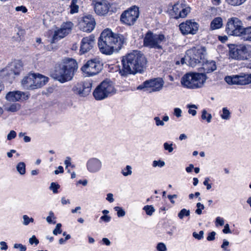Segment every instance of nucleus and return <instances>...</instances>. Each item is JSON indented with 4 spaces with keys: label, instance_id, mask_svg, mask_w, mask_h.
Returning a JSON list of instances; mask_svg holds the SVG:
<instances>
[{
    "label": "nucleus",
    "instance_id": "nucleus-1",
    "mask_svg": "<svg viewBox=\"0 0 251 251\" xmlns=\"http://www.w3.org/2000/svg\"><path fill=\"white\" fill-rule=\"evenodd\" d=\"M125 42L122 35L115 34L111 29L106 28L100 34L98 40V47L102 53L110 55L119 51Z\"/></svg>",
    "mask_w": 251,
    "mask_h": 251
},
{
    "label": "nucleus",
    "instance_id": "nucleus-2",
    "mask_svg": "<svg viewBox=\"0 0 251 251\" xmlns=\"http://www.w3.org/2000/svg\"><path fill=\"white\" fill-rule=\"evenodd\" d=\"M122 64L120 74L126 76L128 75H134L143 72L146 66L147 59L141 51L134 50L123 57Z\"/></svg>",
    "mask_w": 251,
    "mask_h": 251
},
{
    "label": "nucleus",
    "instance_id": "nucleus-3",
    "mask_svg": "<svg viewBox=\"0 0 251 251\" xmlns=\"http://www.w3.org/2000/svg\"><path fill=\"white\" fill-rule=\"evenodd\" d=\"M77 64L75 59L68 58L55 68L51 74L52 77L61 83L70 81L73 78Z\"/></svg>",
    "mask_w": 251,
    "mask_h": 251
},
{
    "label": "nucleus",
    "instance_id": "nucleus-4",
    "mask_svg": "<svg viewBox=\"0 0 251 251\" xmlns=\"http://www.w3.org/2000/svg\"><path fill=\"white\" fill-rule=\"evenodd\" d=\"M207 79L205 73H189L181 77L180 82L184 88L196 89L202 87Z\"/></svg>",
    "mask_w": 251,
    "mask_h": 251
},
{
    "label": "nucleus",
    "instance_id": "nucleus-5",
    "mask_svg": "<svg viewBox=\"0 0 251 251\" xmlns=\"http://www.w3.org/2000/svg\"><path fill=\"white\" fill-rule=\"evenodd\" d=\"M116 90L113 83L110 80H105L100 83L93 92V96L97 100H102L116 93Z\"/></svg>",
    "mask_w": 251,
    "mask_h": 251
},
{
    "label": "nucleus",
    "instance_id": "nucleus-6",
    "mask_svg": "<svg viewBox=\"0 0 251 251\" xmlns=\"http://www.w3.org/2000/svg\"><path fill=\"white\" fill-rule=\"evenodd\" d=\"M166 41V38L163 34H155L149 31L145 35L144 46L149 48L162 50Z\"/></svg>",
    "mask_w": 251,
    "mask_h": 251
},
{
    "label": "nucleus",
    "instance_id": "nucleus-7",
    "mask_svg": "<svg viewBox=\"0 0 251 251\" xmlns=\"http://www.w3.org/2000/svg\"><path fill=\"white\" fill-rule=\"evenodd\" d=\"M205 54L204 47H194L186 51L184 59L188 61L189 65L194 67L197 64L203 62Z\"/></svg>",
    "mask_w": 251,
    "mask_h": 251
},
{
    "label": "nucleus",
    "instance_id": "nucleus-8",
    "mask_svg": "<svg viewBox=\"0 0 251 251\" xmlns=\"http://www.w3.org/2000/svg\"><path fill=\"white\" fill-rule=\"evenodd\" d=\"M229 56L236 60H246L251 57V46L247 45H232L230 48Z\"/></svg>",
    "mask_w": 251,
    "mask_h": 251
},
{
    "label": "nucleus",
    "instance_id": "nucleus-9",
    "mask_svg": "<svg viewBox=\"0 0 251 251\" xmlns=\"http://www.w3.org/2000/svg\"><path fill=\"white\" fill-rule=\"evenodd\" d=\"M103 63L100 58L89 59L81 67L82 71L88 76L98 74L102 69Z\"/></svg>",
    "mask_w": 251,
    "mask_h": 251
},
{
    "label": "nucleus",
    "instance_id": "nucleus-10",
    "mask_svg": "<svg viewBox=\"0 0 251 251\" xmlns=\"http://www.w3.org/2000/svg\"><path fill=\"white\" fill-rule=\"evenodd\" d=\"M242 22L237 18H231L227 22L226 31L229 35L241 37L243 30Z\"/></svg>",
    "mask_w": 251,
    "mask_h": 251
},
{
    "label": "nucleus",
    "instance_id": "nucleus-11",
    "mask_svg": "<svg viewBox=\"0 0 251 251\" xmlns=\"http://www.w3.org/2000/svg\"><path fill=\"white\" fill-rule=\"evenodd\" d=\"M164 81L161 78H156L145 81L142 84L138 87V89H145V91L151 93L159 91L162 89Z\"/></svg>",
    "mask_w": 251,
    "mask_h": 251
},
{
    "label": "nucleus",
    "instance_id": "nucleus-12",
    "mask_svg": "<svg viewBox=\"0 0 251 251\" xmlns=\"http://www.w3.org/2000/svg\"><path fill=\"white\" fill-rule=\"evenodd\" d=\"M139 15L138 8L135 6L125 11L121 16V20L126 25H133Z\"/></svg>",
    "mask_w": 251,
    "mask_h": 251
},
{
    "label": "nucleus",
    "instance_id": "nucleus-13",
    "mask_svg": "<svg viewBox=\"0 0 251 251\" xmlns=\"http://www.w3.org/2000/svg\"><path fill=\"white\" fill-rule=\"evenodd\" d=\"M225 80L229 84L247 85L251 83V74L227 76Z\"/></svg>",
    "mask_w": 251,
    "mask_h": 251
},
{
    "label": "nucleus",
    "instance_id": "nucleus-14",
    "mask_svg": "<svg viewBox=\"0 0 251 251\" xmlns=\"http://www.w3.org/2000/svg\"><path fill=\"white\" fill-rule=\"evenodd\" d=\"M179 26L182 34L194 35L198 32L199 25L197 23L193 20H187L185 22L181 23Z\"/></svg>",
    "mask_w": 251,
    "mask_h": 251
},
{
    "label": "nucleus",
    "instance_id": "nucleus-15",
    "mask_svg": "<svg viewBox=\"0 0 251 251\" xmlns=\"http://www.w3.org/2000/svg\"><path fill=\"white\" fill-rule=\"evenodd\" d=\"M92 83L89 81L81 82L77 83L72 88V91L80 97H86L90 93Z\"/></svg>",
    "mask_w": 251,
    "mask_h": 251
},
{
    "label": "nucleus",
    "instance_id": "nucleus-16",
    "mask_svg": "<svg viewBox=\"0 0 251 251\" xmlns=\"http://www.w3.org/2000/svg\"><path fill=\"white\" fill-rule=\"evenodd\" d=\"M74 26V24L71 22H67L63 23L60 27L54 31L53 36V41L62 39L70 33Z\"/></svg>",
    "mask_w": 251,
    "mask_h": 251
},
{
    "label": "nucleus",
    "instance_id": "nucleus-17",
    "mask_svg": "<svg viewBox=\"0 0 251 251\" xmlns=\"http://www.w3.org/2000/svg\"><path fill=\"white\" fill-rule=\"evenodd\" d=\"M23 65L19 60L14 61L10 63L3 71L5 75L9 77H14L15 75H19L22 70Z\"/></svg>",
    "mask_w": 251,
    "mask_h": 251
},
{
    "label": "nucleus",
    "instance_id": "nucleus-18",
    "mask_svg": "<svg viewBox=\"0 0 251 251\" xmlns=\"http://www.w3.org/2000/svg\"><path fill=\"white\" fill-rule=\"evenodd\" d=\"M96 22L92 15H87L83 17L79 23V28L85 32H90L95 28Z\"/></svg>",
    "mask_w": 251,
    "mask_h": 251
},
{
    "label": "nucleus",
    "instance_id": "nucleus-19",
    "mask_svg": "<svg viewBox=\"0 0 251 251\" xmlns=\"http://www.w3.org/2000/svg\"><path fill=\"white\" fill-rule=\"evenodd\" d=\"M94 4V9L95 12L100 15H104L106 14L110 8V3L106 0H103L99 1V0H93Z\"/></svg>",
    "mask_w": 251,
    "mask_h": 251
},
{
    "label": "nucleus",
    "instance_id": "nucleus-20",
    "mask_svg": "<svg viewBox=\"0 0 251 251\" xmlns=\"http://www.w3.org/2000/svg\"><path fill=\"white\" fill-rule=\"evenodd\" d=\"M95 44V37L93 36L90 35L84 37L81 42L80 52L82 53H85L89 51L94 47Z\"/></svg>",
    "mask_w": 251,
    "mask_h": 251
},
{
    "label": "nucleus",
    "instance_id": "nucleus-21",
    "mask_svg": "<svg viewBox=\"0 0 251 251\" xmlns=\"http://www.w3.org/2000/svg\"><path fill=\"white\" fill-rule=\"evenodd\" d=\"M87 170L91 173H96L99 172L102 167L101 161L97 158L89 159L86 163Z\"/></svg>",
    "mask_w": 251,
    "mask_h": 251
},
{
    "label": "nucleus",
    "instance_id": "nucleus-22",
    "mask_svg": "<svg viewBox=\"0 0 251 251\" xmlns=\"http://www.w3.org/2000/svg\"><path fill=\"white\" fill-rule=\"evenodd\" d=\"M28 98L27 95L23 92L17 91L8 92L5 96L6 100L9 101H17L25 100Z\"/></svg>",
    "mask_w": 251,
    "mask_h": 251
},
{
    "label": "nucleus",
    "instance_id": "nucleus-23",
    "mask_svg": "<svg viewBox=\"0 0 251 251\" xmlns=\"http://www.w3.org/2000/svg\"><path fill=\"white\" fill-rule=\"evenodd\" d=\"M48 77L40 74H34V88L38 89L45 85L48 81Z\"/></svg>",
    "mask_w": 251,
    "mask_h": 251
},
{
    "label": "nucleus",
    "instance_id": "nucleus-24",
    "mask_svg": "<svg viewBox=\"0 0 251 251\" xmlns=\"http://www.w3.org/2000/svg\"><path fill=\"white\" fill-rule=\"evenodd\" d=\"M34 74L25 76L21 81V85L25 89L33 90L34 88Z\"/></svg>",
    "mask_w": 251,
    "mask_h": 251
},
{
    "label": "nucleus",
    "instance_id": "nucleus-25",
    "mask_svg": "<svg viewBox=\"0 0 251 251\" xmlns=\"http://www.w3.org/2000/svg\"><path fill=\"white\" fill-rule=\"evenodd\" d=\"M202 62V69L205 73H210L216 70L217 66L214 61L207 60Z\"/></svg>",
    "mask_w": 251,
    "mask_h": 251
},
{
    "label": "nucleus",
    "instance_id": "nucleus-26",
    "mask_svg": "<svg viewBox=\"0 0 251 251\" xmlns=\"http://www.w3.org/2000/svg\"><path fill=\"white\" fill-rule=\"evenodd\" d=\"M223 26V20L221 17L214 18L210 24V29L215 30L220 28Z\"/></svg>",
    "mask_w": 251,
    "mask_h": 251
},
{
    "label": "nucleus",
    "instance_id": "nucleus-27",
    "mask_svg": "<svg viewBox=\"0 0 251 251\" xmlns=\"http://www.w3.org/2000/svg\"><path fill=\"white\" fill-rule=\"evenodd\" d=\"M4 109L8 112H15L18 111L20 108L21 105L18 103H6L4 105Z\"/></svg>",
    "mask_w": 251,
    "mask_h": 251
},
{
    "label": "nucleus",
    "instance_id": "nucleus-28",
    "mask_svg": "<svg viewBox=\"0 0 251 251\" xmlns=\"http://www.w3.org/2000/svg\"><path fill=\"white\" fill-rule=\"evenodd\" d=\"M241 38L245 41H251V26L243 28Z\"/></svg>",
    "mask_w": 251,
    "mask_h": 251
},
{
    "label": "nucleus",
    "instance_id": "nucleus-29",
    "mask_svg": "<svg viewBox=\"0 0 251 251\" xmlns=\"http://www.w3.org/2000/svg\"><path fill=\"white\" fill-rule=\"evenodd\" d=\"M190 11V8L189 7L187 6L186 7H184V8L183 9V10H180L176 13L175 15H173V16H174V18L177 19L180 18H185L187 16L188 14Z\"/></svg>",
    "mask_w": 251,
    "mask_h": 251
},
{
    "label": "nucleus",
    "instance_id": "nucleus-30",
    "mask_svg": "<svg viewBox=\"0 0 251 251\" xmlns=\"http://www.w3.org/2000/svg\"><path fill=\"white\" fill-rule=\"evenodd\" d=\"M187 7L182 3L177 2L176 3L173 7L172 15H175L180 10L182 11L184 7Z\"/></svg>",
    "mask_w": 251,
    "mask_h": 251
},
{
    "label": "nucleus",
    "instance_id": "nucleus-31",
    "mask_svg": "<svg viewBox=\"0 0 251 251\" xmlns=\"http://www.w3.org/2000/svg\"><path fill=\"white\" fill-rule=\"evenodd\" d=\"M77 0H72L70 5V13L74 14L77 13L79 9V6L77 4Z\"/></svg>",
    "mask_w": 251,
    "mask_h": 251
},
{
    "label": "nucleus",
    "instance_id": "nucleus-32",
    "mask_svg": "<svg viewBox=\"0 0 251 251\" xmlns=\"http://www.w3.org/2000/svg\"><path fill=\"white\" fill-rule=\"evenodd\" d=\"M16 169L17 171L22 175H23L25 173V164L24 162H21L19 163L17 166Z\"/></svg>",
    "mask_w": 251,
    "mask_h": 251
},
{
    "label": "nucleus",
    "instance_id": "nucleus-33",
    "mask_svg": "<svg viewBox=\"0 0 251 251\" xmlns=\"http://www.w3.org/2000/svg\"><path fill=\"white\" fill-rule=\"evenodd\" d=\"M221 118L226 120H229L230 117V112L226 107H224L222 109V113L221 115Z\"/></svg>",
    "mask_w": 251,
    "mask_h": 251
},
{
    "label": "nucleus",
    "instance_id": "nucleus-34",
    "mask_svg": "<svg viewBox=\"0 0 251 251\" xmlns=\"http://www.w3.org/2000/svg\"><path fill=\"white\" fill-rule=\"evenodd\" d=\"M201 119L206 120L207 123H210L212 119V116L210 114L208 113L206 110H203L201 114Z\"/></svg>",
    "mask_w": 251,
    "mask_h": 251
},
{
    "label": "nucleus",
    "instance_id": "nucleus-35",
    "mask_svg": "<svg viewBox=\"0 0 251 251\" xmlns=\"http://www.w3.org/2000/svg\"><path fill=\"white\" fill-rule=\"evenodd\" d=\"M190 211L185 208L181 209L178 214V217L180 219H182L184 217H188L190 215Z\"/></svg>",
    "mask_w": 251,
    "mask_h": 251
},
{
    "label": "nucleus",
    "instance_id": "nucleus-36",
    "mask_svg": "<svg viewBox=\"0 0 251 251\" xmlns=\"http://www.w3.org/2000/svg\"><path fill=\"white\" fill-rule=\"evenodd\" d=\"M143 210L146 212L148 215L151 216L155 211L154 207L152 205H146L143 207Z\"/></svg>",
    "mask_w": 251,
    "mask_h": 251
},
{
    "label": "nucleus",
    "instance_id": "nucleus-37",
    "mask_svg": "<svg viewBox=\"0 0 251 251\" xmlns=\"http://www.w3.org/2000/svg\"><path fill=\"white\" fill-rule=\"evenodd\" d=\"M246 0H226L229 4L233 6L240 5L245 2Z\"/></svg>",
    "mask_w": 251,
    "mask_h": 251
},
{
    "label": "nucleus",
    "instance_id": "nucleus-38",
    "mask_svg": "<svg viewBox=\"0 0 251 251\" xmlns=\"http://www.w3.org/2000/svg\"><path fill=\"white\" fill-rule=\"evenodd\" d=\"M132 173V168L129 165H127L126 167L122 171V174L125 176L131 175Z\"/></svg>",
    "mask_w": 251,
    "mask_h": 251
},
{
    "label": "nucleus",
    "instance_id": "nucleus-39",
    "mask_svg": "<svg viewBox=\"0 0 251 251\" xmlns=\"http://www.w3.org/2000/svg\"><path fill=\"white\" fill-rule=\"evenodd\" d=\"M114 209L115 211H117L118 217H124L126 215V212L122 208L119 206H116Z\"/></svg>",
    "mask_w": 251,
    "mask_h": 251
},
{
    "label": "nucleus",
    "instance_id": "nucleus-40",
    "mask_svg": "<svg viewBox=\"0 0 251 251\" xmlns=\"http://www.w3.org/2000/svg\"><path fill=\"white\" fill-rule=\"evenodd\" d=\"M60 188V185L56 183L51 182L50 186V189L52 191L54 194L58 193V189Z\"/></svg>",
    "mask_w": 251,
    "mask_h": 251
},
{
    "label": "nucleus",
    "instance_id": "nucleus-41",
    "mask_svg": "<svg viewBox=\"0 0 251 251\" xmlns=\"http://www.w3.org/2000/svg\"><path fill=\"white\" fill-rule=\"evenodd\" d=\"M23 225L25 226L28 225L29 223H33L34 221V219L32 218H29L27 215H24L23 216Z\"/></svg>",
    "mask_w": 251,
    "mask_h": 251
},
{
    "label": "nucleus",
    "instance_id": "nucleus-42",
    "mask_svg": "<svg viewBox=\"0 0 251 251\" xmlns=\"http://www.w3.org/2000/svg\"><path fill=\"white\" fill-rule=\"evenodd\" d=\"M197 209L195 213L198 215H201L202 214V210L204 209V206L201 202H198L196 204Z\"/></svg>",
    "mask_w": 251,
    "mask_h": 251
},
{
    "label": "nucleus",
    "instance_id": "nucleus-43",
    "mask_svg": "<svg viewBox=\"0 0 251 251\" xmlns=\"http://www.w3.org/2000/svg\"><path fill=\"white\" fill-rule=\"evenodd\" d=\"M204 232L202 230H201L199 232V233H197L196 232H194L193 233V236L196 239L198 240H200L203 238Z\"/></svg>",
    "mask_w": 251,
    "mask_h": 251
},
{
    "label": "nucleus",
    "instance_id": "nucleus-44",
    "mask_svg": "<svg viewBox=\"0 0 251 251\" xmlns=\"http://www.w3.org/2000/svg\"><path fill=\"white\" fill-rule=\"evenodd\" d=\"M165 162L163 161H161L160 160H159L158 161L154 160L153 161L152 166L153 167H162L165 165Z\"/></svg>",
    "mask_w": 251,
    "mask_h": 251
},
{
    "label": "nucleus",
    "instance_id": "nucleus-45",
    "mask_svg": "<svg viewBox=\"0 0 251 251\" xmlns=\"http://www.w3.org/2000/svg\"><path fill=\"white\" fill-rule=\"evenodd\" d=\"M55 219V217H54L53 212L50 211L49 212V215L46 218V220H47V222L49 224L53 223L54 224L55 223V221L52 222V219Z\"/></svg>",
    "mask_w": 251,
    "mask_h": 251
},
{
    "label": "nucleus",
    "instance_id": "nucleus-46",
    "mask_svg": "<svg viewBox=\"0 0 251 251\" xmlns=\"http://www.w3.org/2000/svg\"><path fill=\"white\" fill-rule=\"evenodd\" d=\"M173 145V144L172 143L169 144L167 142H166L164 144L163 146L166 151H168L169 152H172L174 150Z\"/></svg>",
    "mask_w": 251,
    "mask_h": 251
},
{
    "label": "nucleus",
    "instance_id": "nucleus-47",
    "mask_svg": "<svg viewBox=\"0 0 251 251\" xmlns=\"http://www.w3.org/2000/svg\"><path fill=\"white\" fill-rule=\"evenodd\" d=\"M187 107L189 108L188 110V113L190 114H191L193 116H195L197 114V111L195 110H192L191 108H194L197 109V106L196 105L192 104V105H188Z\"/></svg>",
    "mask_w": 251,
    "mask_h": 251
},
{
    "label": "nucleus",
    "instance_id": "nucleus-48",
    "mask_svg": "<svg viewBox=\"0 0 251 251\" xmlns=\"http://www.w3.org/2000/svg\"><path fill=\"white\" fill-rule=\"evenodd\" d=\"M61 224L58 223L56 225L55 228L53 230V234L56 235L57 234H60L62 232L61 229Z\"/></svg>",
    "mask_w": 251,
    "mask_h": 251
},
{
    "label": "nucleus",
    "instance_id": "nucleus-49",
    "mask_svg": "<svg viewBox=\"0 0 251 251\" xmlns=\"http://www.w3.org/2000/svg\"><path fill=\"white\" fill-rule=\"evenodd\" d=\"M154 120L155 122V125L156 126H164L165 125L164 122L161 120L159 117H155Z\"/></svg>",
    "mask_w": 251,
    "mask_h": 251
},
{
    "label": "nucleus",
    "instance_id": "nucleus-50",
    "mask_svg": "<svg viewBox=\"0 0 251 251\" xmlns=\"http://www.w3.org/2000/svg\"><path fill=\"white\" fill-rule=\"evenodd\" d=\"M156 248L158 251H166L167 250L166 245L163 243L158 244Z\"/></svg>",
    "mask_w": 251,
    "mask_h": 251
},
{
    "label": "nucleus",
    "instance_id": "nucleus-51",
    "mask_svg": "<svg viewBox=\"0 0 251 251\" xmlns=\"http://www.w3.org/2000/svg\"><path fill=\"white\" fill-rule=\"evenodd\" d=\"M16 136V132L14 130H11L8 134L7 139L8 140H11L15 138Z\"/></svg>",
    "mask_w": 251,
    "mask_h": 251
},
{
    "label": "nucleus",
    "instance_id": "nucleus-52",
    "mask_svg": "<svg viewBox=\"0 0 251 251\" xmlns=\"http://www.w3.org/2000/svg\"><path fill=\"white\" fill-rule=\"evenodd\" d=\"M29 242L31 245H32L34 243L36 245H37L39 243V241L36 238L35 235H32V237L29 239Z\"/></svg>",
    "mask_w": 251,
    "mask_h": 251
},
{
    "label": "nucleus",
    "instance_id": "nucleus-53",
    "mask_svg": "<svg viewBox=\"0 0 251 251\" xmlns=\"http://www.w3.org/2000/svg\"><path fill=\"white\" fill-rule=\"evenodd\" d=\"M216 225L217 226L218 225L223 226L224 225V220L223 218L218 217L216 219Z\"/></svg>",
    "mask_w": 251,
    "mask_h": 251
},
{
    "label": "nucleus",
    "instance_id": "nucleus-54",
    "mask_svg": "<svg viewBox=\"0 0 251 251\" xmlns=\"http://www.w3.org/2000/svg\"><path fill=\"white\" fill-rule=\"evenodd\" d=\"M216 235V232L215 231H212L208 234V235L207 237V240L209 241H213L215 240V236Z\"/></svg>",
    "mask_w": 251,
    "mask_h": 251
},
{
    "label": "nucleus",
    "instance_id": "nucleus-55",
    "mask_svg": "<svg viewBox=\"0 0 251 251\" xmlns=\"http://www.w3.org/2000/svg\"><path fill=\"white\" fill-rule=\"evenodd\" d=\"M182 111L179 108H175L174 109V114L177 118H179L181 116Z\"/></svg>",
    "mask_w": 251,
    "mask_h": 251
},
{
    "label": "nucleus",
    "instance_id": "nucleus-56",
    "mask_svg": "<svg viewBox=\"0 0 251 251\" xmlns=\"http://www.w3.org/2000/svg\"><path fill=\"white\" fill-rule=\"evenodd\" d=\"M229 242L228 241H227L226 240L224 239L223 240V244L221 246L222 249L225 251H227L226 249V248L229 246Z\"/></svg>",
    "mask_w": 251,
    "mask_h": 251
},
{
    "label": "nucleus",
    "instance_id": "nucleus-57",
    "mask_svg": "<svg viewBox=\"0 0 251 251\" xmlns=\"http://www.w3.org/2000/svg\"><path fill=\"white\" fill-rule=\"evenodd\" d=\"M209 181V178L208 177H206L203 181V184L206 186V189L207 190H210L211 188V185L208 183Z\"/></svg>",
    "mask_w": 251,
    "mask_h": 251
},
{
    "label": "nucleus",
    "instance_id": "nucleus-58",
    "mask_svg": "<svg viewBox=\"0 0 251 251\" xmlns=\"http://www.w3.org/2000/svg\"><path fill=\"white\" fill-rule=\"evenodd\" d=\"M223 232L225 234L231 233V231L229 228V226L228 224H226L224 227Z\"/></svg>",
    "mask_w": 251,
    "mask_h": 251
},
{
    "label": "nucleus",
    "instance_id": "nucleus-59",
    "mask_svg": "<svg viewBox=\"0 0 251 251\" xmlns=\"http://www.w3.org/2000/svg\"><path fill=\"white\" fill-rule=\"evenodd\" d=\"M15 9L17 11H21L23 13H26L27 12V9L24 6H17Z\"/></svg>",
    "mask_w": 251,
    "mask_h": 251
},
{
    "label": "nucleus",
    "instance_id": "nucleus-60",
    "mask_svg": "<svg viewBox=\"0 0 251 251\" xmlns=\"http://www.w3.org/2000/svg\"><path fill=\"white\" fill-rule=\"evenodd\" d=\"M0 250L6 251L8 249L7 244L4 241L0 242Z\"/></svg>",
    "mask_w": 251,
    "mask_h": 251
},
{
    "label": "nucleus",
    "instance_id": "nucleus-61",
    "mask_svg": "<svg viewBox=\"0 0 251 251\" xmlns=\"http://www.w3.org/2000/svg\"><path fill=\"white\" fill-rule=\"evenodd\" d=\"M106 200L110 202H112L114 201V199L113 198V195L112 193H108L107 195V197L106 198Z\"/></svg>",
    "mask_w": 251,
    "mask_h": 251
},
{
    "label": "nucleus",
    "instance_id": "nucleus-62",
    "mask_svg": "<svg viewBox=\"0 0 251 251\" xmlns=\"http://www.w3.org/2000/svg\"><path fill=\"white\" fill-rule=\"evenodd\" d=\"M71 159L69 157H67L66 158V159L64 161V163L66 165V169H67L68 166L71 165Z\"/></svg>",
    "mask_w": 251,
    "mask_h": 251
},
{
    "label": "nucleus",
    "instance_id": "nucleus-63",
    "mask_svg": "<svg viewBox=\"0 0 251 251\" xmlns=\"http://www.w3.org/2000/svg\"><path fill=\"white\" fill-rule=\"evenodd\" d=\"M111 217L108 215H103L100 217V220L105 222H109L110 221Z\"/></svg>",
    "mask_w": 251,
    "mask_h": 251
},
{
    "label": "nucleus",
    "instance_id": "nucleus-64",
    "mask_svg": "<svg viewBox=\"0 0 251 251\" xmlns=\"http://www.w3.org/2000/svg\"><path fill=\"white\" fill-rule=\"evenodd\" d=\"M218 39L222 43H225L228 39L226 36H219Z\"/></svg>",
    "mask_w": 251,
    "mask_h": 251
}]
</instances>
